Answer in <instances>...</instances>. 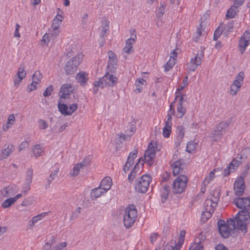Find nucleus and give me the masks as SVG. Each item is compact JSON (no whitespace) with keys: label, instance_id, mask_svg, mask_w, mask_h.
Returning <instances> with one entry per match:
<instances>
[{"label":"nucleus","instance_id":"37998d69","mask_svg":"<svg viewBox=\"0 0 250 250\" xmlns=\"http://www.w3.org/2000/svg\"><path fill=\"white\" fill-rule=\"evenodd\" d=\"M42 152L43 151L40 145H36L34 146V148L33 149V152L36 157L41 156Z\"/></svg>","mask_w":250,"mask_h":250},{"label":"nucleus","instance_id":"5fc2aeb1","mask_svg":"<svg viewBox=\"0 0 250 250\" xmlns=\"http://www.w3.org/2000/svg\"><path fill=\"white\" fill-rule=\"evenodd\" d=\"M53 90V86L50 85L43 92V95L44 97H48L51 95L52 92Z\"/></svg>","mask_w":250,"mask_h":250},{"label":"nucleus","instance_id":"473e14b6","mask_svg":"<svg viewBox=\"0 0 250 250\" xmlns=\"http://www.w3.org/2000/svg\"><path fill=\"white\" fill-rule=\"evenodd\" d=\"M242 156L238 154L235 159H234L229 164L232 169L234 170L242 163Z\"/></svg>","mask_w":250,"mask_h":250},{"label":"nucleus","instance_id":"0e129e2a","mask_svg":"<svg viewBox=\"0 0 250 250\" xmlns=\"http://www.w3.org/2000/svg\"><path fill=\"white\" fill-rule=\"evenodd\" d=\"M179 49L178 48H176L175 49H173V51L171 53V56H170L171 59H176V58L177 57V55L178 54V51H179Z\"/></svg>","mask_w":250,"mask_h":250},{"label":"nucleus","instance_id":"cd10ccee","mask_svg":"<svg viewBox=\"0 0 250 250\" xmlns=\"http://www.w3.org/2000/svg\"><path fill=\"white\" fill-rule=\"evenodd\" d=\"M76 79L79 83L81 85H83L88 80V74L84 72H80L77 74Z\"/></svg>","mask_w":250,"mask_h":250},{"label":"nucleus","instance_id":"0eeeda50","mask_svg":"<svg viewBox=\"0 0 250 250\" xmlns=\"http://www.w3.org/2000/svg\"><path fill=\"white\" fill-rule=\"evenodd\" d=\"M156 157V151L153 145L150 143L148 146L146 150L144 153V159L142 158L141 160L142 167L144 165V163L147 164L149 167H151L153 164V159Z\"/></svg>","mask_w":250,"mask_h":250},{"label":"nucleus","instance_id":"a878e982","mask_svg":"<svg viewBox=\"0 0 250 250\" xmlns=\"http://www.w3.org/2000/svg\"><path fill=\"white\" fill-rule=\"evenodd\" d=\"M71 88L72 86L70 84L67 83L63 84L60 89V92L62 93L61 98L63 99L67 98L68 96L70 95V89Z\"/></svg>","mask_w":250,"mask_h":250},{"label":"nucleus","instance_id":"6ab92c4d","mask_svg":"<svg viewBox=\"0 0 250 250\" xmlns=\"http://www.w3.org/2000/svg\"><path fill=\"white\" fill-rule=\"evenodd\" d=\"M26 75V71L23 67L21 66L19 68L17 75L15 76L14 84L18 86L21 81L25 77Z\"/></svg>","mask_w":250,"mask_h":250},{"label":"nucleus","instance_id":"f8f14e48","mask_svg":"<svg viewBox=\"0 0 250 250\" xmlns=\"http://www.w3.org/2000/svg\"><path fill=\"white\" fill-rule=\"evenodd\" d=\"M250 44V33L246 31L244 33L239 41L238 48L242 54L245 52L247 47Z\"/></svg>","mask_w":250,"mask_h":250},{"label":"nucleus","instance_id":"9d476101","mask_svg":"<svg viewBox=\"0 0 250 250\" xmlns=\"http://www.w3.org/2000/svg\"><path fill=\"white\" fill-rule=\"evenodd\" d=\"M204 57V52L203 50H199L196 56L190 59L189 67V70L195 71L197 66L201 65L202 61Z\"/></svg>","mask_w":250,"mask_h":250},{"label":"nucleus","instance_id":"69168bd1","mask_svg":"<svg viewBox=\"0 0 250 250\" xmlns=\"http://www.w3.org/2000/svg\"><path fill=\"white\" fill-rule=\"evenodd\" d=\"M215 250H229L223 244H219L215 247Z\"/></svg>","mask_w":250,"mask_h":250},{"label":"nucleus","instance_id":"f257e3e1","mask_svg":"<svg viewBox=\"0 0 250 250\" xmlns=\"http://www.w3.org/2000/svg\"><path fill=\"white\" fill-rule=\"evenodd\" d=\"M137 217V210L134 205H129L126 208L124 215V224L127 229L134 225Z\"/></svg>","mask_w":250,"mask_h":250},{"label":"nucleus","instance_id":"39448f33","mask_svg":"<svg viewBox=\"0 0 250 250\" xmlns=\"http://www.w3.org/2000/svg\"><path fill=\"white\" fill-rule=\"evenodd\" d=\"M188 179L185 175H179L174 180L172 184V192L179 194L184 192L187 186Z\"/></svg>","mask_w":250,"mask_h":250},{"label":"nucleus","instance_id":"680f3d73","mask_svg":"<svg viewBox=\"0 0 250 250\" xmlns=\"http://www.w3.org/2000/svg\"><path fill=\"white\" fill-rule=\"evenodd\" d=\"M35 83H33V81L30 84L28 85L27 87V90L28 92H30L36 89V86Z\"/></svg>","mask_w":250,"mask_h":250},{"label":"nucleus","instance_id":"20e7f679","mask_svg":"<svg viewBox=\"0 0 250 250\" xmlns=\"http://www.w3.org/2000/svg\"><path fill=\"white\" fill-rule=\"evenodd\" d=\"M249 209H241L235 216L237 225L239 226L240 230H245L247 224L249 223L250 215Z\"/></svg>","mask_w":250,"mask_h":250},{"label":"nucleus","instance_id":"4468645a","mask_svg":"<svg viewBox=\"0 0 250 250\" xmlns=\"http://www.w3.org/2000/svg\"><path fill=\"white\" fill-rule=\"evenodd\" d=\"M233 203L239 208L242 209H250V198L249 197H238L234 199Z\"/></svg>","mask_w":250,"mask_h":250},{"label":"nucleus","instance_id":"338daca9","mask_svg":"<svg viewBox=\"0 0 250 250\" xmlns=\"http://www.w3.org/2000/svg\"><path fill=\"white\" fill-rule=\"evenodd\" d=\"M138 153V150L136 149H133L132 152H131L128 156H130V158L133 160L136 158Z\"/></svg>","mask_w":250,"mask_h":250},{"label":"nucleus","instance_id":"4c0bfd02","mask_svg":"<svg viewBox=\"0 0 250 250\" xmlns=\"http://www.w3.org/2000/svg\"><path fill=\"white\" fill-rule=\"evenodd\" d=\"M42 78V75L41 72L39 71H36L32 76V81H33V83L38 84Z\"/></svg>","mask_w":250,"mask_h":250},{"label":"nucleus","instance_id":"13d9d810","mask_svg":"<svg viewBox=\"0 0 250 250\" xmlns=\"http://www.w3.org/2000/svg\"><path fill=\"white\" fill-rule=\"evenodd\" d=\"M59 171V168H57L56 169H55L53 172L50 174V178H51V179H48V181L49 183V184L51 183V182L53 180L55 179V177L58 174Z\"/></svg>","mask_w":250,"mask_h":250},{"label":"nucleus","instance_id":"bb28decb","mask_svg":"<svg viewBox=\"0 0 250 250\" xmlns=\"http://www.w3.org/2000/svg\"><path fill=\"white\" fill-rule=\"evenodd\" d=\"M112 179L109 177H106L101 182L100 187L107 192L111 187Z\"/></svg>","mask_w":250,"mask_h":250},{"label":"nucleus","instance_id":"603ef678","mask_svg":"<svg viewBox=\"0 0 250 250\" xmlns=\"http://www.w3.org/2000/svg\"><path fill=\"white\" fill-rule=\"evenodd\" d=\"M39 127L40 129H45L48 127V124L46 121L42 119L39 120Z\"/></svg>","mask_w":250,"mask_h":250},{"label":"nucleus","instance_id":"052dcab7","mask_svg":"<svg viewBox=\"0 0 250 250\" xmlns=\"http://www.w3.org/2000/svg\"><path fill=\"white\" fill-rule=\"evenodd\" d=\"M134 171H131L128 176V180L129 183L132 184L135 178L136 175H134L133 173Z\"/></svg>","mask_w":250,"mask_h":250},{"label":"nucleus","instance_id":"c03bdc74","mask_svg":"<svg viewBox=\"0 0 250 250\" xmlns=\"http://www.w3.org/2000/svg\"><path fill=\"white\" fill-rule=\"evenodd\" d=\"M102 30L100 33V37L101 38H104L106 36V33L108 30L109 26L108 23H105L104 25H102Z\"/></svg>","mask_w":250,"mask_h":250},{"label":"nucleus","instance_id":"f704fd0d","mask_svg":"<svg viewBox=\"0 0 250 250\" xmlns=\"http://www.w3.org/2000/svg\"><path fill=\"white\" fill-rule=\"evenodd\" d=\"M62 17L60 15L57 16L53 20L52 28L53 29H59L60 24L62 22Z\"/></svg>","mask_w":250,"mask_h":250},{"label":"nucleus","instance_id":"5701e85b","mask_svg":"<svg viewBox=\"0 0 250 250\" xmlns=\"http://www.w3.org/2000/svg\"><path fill=\"white\" fill-rule=\"evenodd\" d=\"M105 192H106V190L99 186L98 188H95L91 190L90 198L92 200H95Z\"/></svg>","mask_w":250,"mask_h":250},{"label":"nucleus","instance_id":"ea45409f","mask_svg":"<svg viewBox=\"0 0 250 250\" xmlns=\"http://www.w3.org/2000/svg\"><path fill=\"white\" fill-rule=\"evenodd\" d=\"M15 200L13 198H10L7 199L5 201H4L1 204V207L3 208H6L10 207L13 204L15 203Z\"/></svg>","mask_w":250,"mask_h":250},{"label":"nucleus","instance_id":"9b49d317","mask_svg":"<svg viewBox=\"0 0 250 250\" xmlns=\"http://www.w3.org/2000/svg\"><path fill=\"white\" fill-rule=\"evenodd\" d=\"M204 207L205 210L202 213L201 218V221L203 223H206L211 217L212 214L214 212L215 208L212 205H210V202L209 201H205Z\"/></svg>","mask_w":250,"mask_h":250},{"label":"nucleus","instance_id":"de8ad7c7","mask_svg":"<svg viewBox=\"0 0 250 250\" xmlns=\"http://www.w3.org/2000/svg\"><path fill=\"white\" fill-rule=\"evenodd\" d=\"M141 160L142 158H140L139 159V161L138 163H137L133 169L131 171H134V173H133L134 175H136L138 174V173L140 172V165L141 166V164H140V163H141Z\"/></svg>","mask_w":250,"mask_h":250},{"label":"nucleus","instance_id":"4d7b16f0","mask_svg":"<svg viewBox=\"0 0 250 250\" xmlns=\"http://www.w3.org/2000/svg\"><path fill=\"white\" fill-rule=\"evenodd\" d=\"M78 108V105L76 104H70L68 107V115H71Z\"/></svg>","mask_w":250,"mask_h":250},{"label":"nucleus","instance_id":"774afa93","mask_svg":"<svg viewBox=\"0 0 250 250\" xmlns=\"http://www.w3.org/2000/svg\"><path fill=\"white\" fill-rule=\"evenodd\" d=\"M15 120V116L13 114H11L9 115V116L8 118V121L7 124H9L11 125H13L14 122Z\"/></svg>","mask_w":250,"mask_h":250},{"label":"nucleus","instance_id":"3c124183","mask_svg":"<svg viewBox=\"0 0 250 250\" xmlns=\"http://www.w3.org/2000/svg\"><path fill=\"white\" fill-rule=\"evenodd\" d=\"M83 168L82 167H81L79 164H77L74 166L73 168V173L71 174L72 176H77L80 171V169Z\"/></svg>","mask_w":250,"mask_h":250},{"label":"nucleus","instance_id":"c756f323","mask_svg":"<svg viewBox=\"0 0 250 250\" xmlns=\"http://www.w3.org/2000/svg\"><path fill=\"white\" fill-rule=\"evenodd\" d=\"M146 84V81L143 78H138L136 80L135 86L136 88L134 91L138 93H141L143 90V86Z\"/></svg>","mask_w":250,"mask_h":250},{"label":"nucleus","instance_id":"ddd939ff","mask_svg":"<svg viewBox=\"0 0 250 250\" xmlns=\"http://www.w3.org/2000/svg\"><path fill=\"white\" fill-rule=\"evenodd\" d=\"M245 187L244 178L242 176H239L235 180L234 184V190L235 195L237 196L242 195L244 192Z\"/></svg>","mask_w":250,"mask_h":250},{"label":"nucleus","instance_id":"e2e57ef3","mask_svg":"<svg viewBox=\"0 0 250 250\" xmlns=\"http://www.w3.org/2000/svg\"><path fill=\"white\" fill-rule=\"evenodd\" d=\"M29 146L28 143L27 141H23L21 143L19 146V149L20 151H21L24 148L27 147Z\"/></svg>","mask_w":250,"mask_h":250},{"label":"nucleus","instance_id":"bf43d9fd","mask_svg":"<svg viewBox=\"0 0 250 250\" xmlns=\"http://www.w3.org/2000/svg\"><path fill=\"white\" fill-rule=\"evenodd\" d=\"M234 170L232 169L231 166L229 165L224 170V176H228L230 174L231 172H233Z\"/></svg>","mask_w":250,"mask_h":250},{"label":"nucleus","instance_id":"423d86ee","mask_svg":"<svg viewBox=\"0 0 250 250\" xmlns=\"http://www.w3.org/2000/svg\"><path fill=\"white\" fill-rule=\"evenodd\" d=\"M118 78L109 72H107L98 81L95 82V85L102 88L106 86L113 87L116 85Z\"/></svg>","mask_w":250,"mask_h":250},{"label":"nucleus","instance_id":"2f4dec72","mask_svg":"<svg viewBox=\"0 0 250 250\" xmlns=\"http://www.w3.org/2000/svg\"><path fill=\"white\" fill-rule=\"evenodd\" d=\"M226 225L229 228V230H230L231 232L235 229H239V226L237 225V222L236 221L235 217L232 218H229L227 220Z\"/></svg>","mask_w":250,"mask_h":250},{"label":"nucleus","instance_id":"a19ab883","mask_svg":"<svg viewBox=\"0 0 250 250\" xmlns=\"http://www.w3.org/2000/svg\"><path fill=\"white\" fill-rule=\"evenodd\" d=\"M172 125H165L163 129V134L165 138H168L171 132Z\"/></svg>","mask_w":250,"mask_h":250},{"label":"nucleus","instance_id":"c85d7f7f","mask_svg":"<svg viewBox=\"0 0 250 250\" xmlns=\"http://www.w3.org/2000/svg\"><path fill=\"white\" fill-rule=\"evenodd\" d=\"M135 38H130L128 39L125 42V46L123 48L124 51L128 54L133 51L132 50V45L135 43Z\"/></svg>","mask_w":250,"mask_h":250},{"label":"nucleus","instance_id":"c9c22d12","mask_svg":"<svg viewBox=\"0 0 250 250\" xmlns=\"http://www.w3.org/2000/svg\"><path fill=\"white\" fill-rule=\"evenodd\" d=\"M239 6H236V5L234 3L233 6H231L229 9L228 10L226 14V19L234 18L236 13L237 8Z\"/></svg>","mask_w":250,"mask_h":250},{"label":"nucleus","instance_id":"6e6552de","mask_svg":"<svg viewBox=\"0 0 250 250\" xmlns=\"http://www.w3.org/2000/svg\"><path fill=\"white\" fill-rule=\"evenodd\" d=\"M229 125V123L227 122H221L215 127L212 133V138L214 141H218L223 137L225 133V129Z\"/></svg>","mask_w":250,"mask_h":250},{"label":"nucleus","instance_id":"b1692460","mask_svg":"<svg viewBox=\"0 0 250 250\" xmlns=\"http://www.w3.org/2000/svg\"><path fill=\"white\" fill-rule=\"evenodd\" d=\"M14 146L12 144L8 145L6 148L1 150L0 153V159H6L13 151Z\"/></svg>","mask_w":250,"mask_h":250},{"label":"nucleus","instance_id":"a18cd8bd","mask_svg":"<svg viewBox=\"0 0 250 250\" xmlns=\"http://www.w3.org/2000/svg\"><path fill=\"white\" fill-rule=\"evenodd\" d=\"M91 162V157L90 156H88L83 160V161L80 163H78L79 165L82 167L83 168V167H87V166L90 165V163Z\"/></svg>","mask_w":250,"mask_h":250},{"label":"nucleus","instance_id":"393cba45","mask_svg":"<svg viewBox=\"0 0 250 250\" xmlns=\"http://www.w3.org/2000/svg\"><path fill=\"white\" fill-rule=\"evenodd\" d=\"M33 169L31 168H28L26 172V184L27 185L26 189L24 190V192L26 194V192L30 189V185L32 181L33 177Z\"/></svg>","mask_w":250,"mask_h":250},{"label":"nucleus","instance_id":"4be33fe9","mask_svg":"<svg viewBox=\"0 0 250 250\" xmlns=\"http://www.w3.org/2000/svg\"><path fill=\"white\" fill-rule=\"evenodd\" d=\"M172 167L174 175H185L184 174V172L183 165L181 164V162L180 161H177L173 163Z\"/></svg>","mask_w":250,"mask_h":250},{"label":"nucleus","instance_id":"72a5a7b5","mask_svg":"<svg viewBox=\"0 0 250 250\" xmlns=\"http://www.w3.org/2000/svg\"><path fill=\"white\" fill-rule=\"evenodd\" d=\"M108 55V64L113 66L117 64L118 59L116 54L112 51L110 50L107 53Z\"/></svg>","mask_w":250,"mask_h":250},{"label":"nucleus","instance_id":"864d4df0","mask_svg":"<svg viewBox=\"0 0 250 250\" xmlns=\"http://www.w3.org/2000/svg\"><path fill=\"white\" fill-rule=\"evenodd\" d=\"M118 136L120 138L123 139L125 141L128 140L130 138V137L132 136L131 133H128V130L125 131V134H124L122 133H121L119 134H118Z\"/></svg>","mask_w":250,"mask_h":250},{"label":"nucleus","instance_id":"f03ea898","mask_svg":"<svg viewBox=\"0 0 250 250\" xmlns=\"http://www.w3.org/2000/svg\"><path fill=\"white\" fill-rule=\"evenodd\" d=\"M83 57V55L82 53H78L66 63L64 70L67 75H72L76 72Z\"/></svg>","mask_w":250,"mask_h":250},{"label":"nucleus","instance_id":"58836bf2","mask_svg":"<svg viewBox=\"0 0 250 250\" xmlns=\"http://www.w3.org/2000/svg\"><path fill=\"white\" fill-rule=\"evenodd\" d=\"M176 63V59L170 58L169 61L164 65L165 71L167 72L170 70Z\"/></svg>","mask_w":250,"mask_h":250},{"label":"nucleus","instance_id":"1a4fd4ad","mask_svg":"<svg viewBox=\"0 0 250 250\" xmlns=\"http://www.w3.org/2000/svg\"><path fill=\"white\" fill-rule=\"evenodd\" d=\"M245 74L243 71L240 72L236 76L235 80L230 86V94L232 95H236L240 90L243 82Z\"/></svg>","mask_w":250,"mask_h":250},{"label":"nucleus","instance_id":"aec40b11","mask_svg":"<svg viewBox=\"0 0 250 250\" xmlns=\"http://www.w3.org/2000/svg\"><path fill=\"white\" fill-rule=\"evenodd\" d=\"M185 133V128L184 126L181 125L177 127V137L175 141V144L177 146H179L184 137Z\"/></svg>","mask_w":250,"mask_h":250},{"label":"nucleus","instance_id":"a211bd4d","mask_svg":"<svg viewBox=\"0 0 250 250\" xmlns=\"http://www.w3.org/2000/svg\"><path fill=\"white\" fill-rule=\"evenodd\" d=\"M210 196V199H208L206 201H209L210 202V205L216 208L221 196L220 190L218 188L214 189L211 192Z\"/></svg>","mask_w":250,"mask_h":250},{"label":"nucleus","instance_id":"09e8293b","mask_svg":"<svg viewBox=\"0 0 250 250\" xmlns=\"http://www.w3.org/2000/svg\"><path fill=\"white\" fill-rule=\"evenodd\" d=\"M81 209L82 208L81 207H78L72 212V215L70 216L71 220H74L79 216L80 213H81Z\"/></svg>","mask_w":250,"mask_h":250},{"label":"nucleus","instance_id":"412c9836","mask_svg":"<svg viewBox=\"0 0 250 250\" xmlns=\"http://www.w3.org/2000/svg\"><path fill=\"white\" fill-rule=\"evenodd\" d=\"M170 187L168 185H164L160 190L161 202L162 203H165L168 199Z\"/></svg>","mask_w":250,"mask_h":250},{"label":"nucleus","instance_id":"79ce46f5","mask_svg":"<svg viewBox=\"0 0 250 250\" xmlns=\"http://www.w3.org/2000/svg\"><path fill=\"white\" fill-rule=\"evenodd\" d=\"M197 144L193 141H190L188 143L186 147V150L188 153L194 151L196 148Z\"/></svg>","mask_w":250,"mask_h":250},{"label":"nucleus","instance_id":"7ed1b4c3","mask_svg":"<svg viewBox=\"0 0 250 250\" xmlns=\"http://www.w3.org/2000/svg\"><path fill=\"white\" fill-rule=\"evenodd\" d=\"M151 177L149 174H144L135 181V189L139 193H146L151 181Z\"/></svg>","mask_w":250,"mask_h":250},{"label":"nucleus","instance_id":"f3484780","mask_svg":"<svg viewBox=\"0 0 250 250\" xmlns=\"http://www.w3.org/2000/svg\"><path fill=\"white\" fill-rule=\"evenodd\" d=\"M185 95H181V97L179 98L178 103L177 107V117L178 118H182L185 114L187 109L185 107V104L187 102V99L184 97Z\"/></svg>","mask_w":250,"mask_h":250},{"label":"nucleus","instance_id":"2eb2a0df","mask_svg":"<svg viewBox=\"0 0 250 250\" xmlns=\"http://www.w3.org/2000/svg\"><path fill=\"white\" fill-rule=\"evenodd\" d=\"M185 234V230H181L177 243L175 244L174 246L167 244L163 250H180L184 243Z\"/></svg>","mask_w":250,"mask_h":250},{"label":"nucleus","instance_id":"e433bc0d","mask_svg":"<svg viewBox=\"0 0 250 250\" xmlns=\"http://www.w3.org/2000/svg\"><path fill=\"white\" fill-rule=\"evenodd\" d=\"M58 109L62 114L64 115H68V107L64 104L59 103Z\"/></svg>","mask_w":250,"mask_h":250},{"label":"nucleus","instance_id":"49530a36","mask_svg":"<svg viewBox=\"0 0 250 250\" xmlns=\"http://www.w3.org/2000/svg\"><path fill=\"white\" fill-rule=\"evenodd\" d=\"M222 27L223 26H219L215 30L213 35V40L217 41V39L220 37L222 33Z\"/></svg>","mask_w":250,"mask_h":250},{"label":"nucleus","instance_id":"8fccbe9b","mask_svg":"<svg viewBox=\"0 0 250 250\" xmlns=\"http://www.w3.org/2000/svg\"><path fill=\"white\" fill-rule=\"evenodd\" d=\"M233 28V23L232 22H229L226 24L224 27V30L228 33L232 32Z\"/></svg>","mask_w":250,"mask_h":250},{"label":"nucleus","instance_id":"dca6fc26","mask_svg":"<svg viewBox=\"0 0 250 250\" xmlns=\"http://www.w3.org/2000/svg\"><path fill=\"white\" fill-rule=\"evenodd\" d=\"M218 230L221 235L225 238H228L231 235V231L229 230V228L226 225L225 221L220 219L217 223Z\"/></svg>","mask_w":250,"mask_h":250},{"label":"nucleus","instance_id":"7c9ffc66","mask_svg":"<svg viewBox=\"0 0 250 250\" xmlns=\"http://www.w3.org/2000/svg\"><path fill=\"white\" fill-rule=\"evenodd\" d=\"M205 239V237L203 238V236L202 237L201 240H199V238H196L195 243L190 247L188 250H203L204 247L202 241L204 240Z\"/></svg>","mask_w":250,"mask_h":250},{"label":"nucleus","instance_id":"6e6d98bb","mask_svg":"<svg viewBox=\"0 0 250 250\" xmlns=\"http://www.w3.org/2000/svg\"><path fill=\"white\" fill-rule=\"evenodd\" d=\"M185 87V86H184V85H180V87L177 89L175 93L176 95L175 97V101H176L179 97L180 98L181 97V95H184L183 94H182V91Z\"/></svg>","mask_w":250,"mask_h":250}]
</instances>
